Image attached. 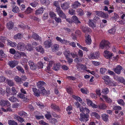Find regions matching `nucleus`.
Returning a JSON list of instances; mask_svg holds the SVG:
<instances>
[{"label":"nucleus","instance_id":"obj_1","mask_svg":"<svg viewBox=\"0 0 125 125\" xmlns=\"http://www.w3.org/2000/svg\"><path fill=\"white\" fill-rule=\"evenodd\" d=\"M110 44L108 41H102L100 43V47L102 49H108L110 48Z\"/></svg>","mask_w":125,"mask_h":125},{"label":"nucleus","instance_id":"obj_2","mask_svg":"<svg viewBox=\"0 0 125 125\" xmlns=\"http://www.w3.org/2000/svg\"><path fill=\"white\" fill-rule=\"evenodd\" d=\"M80 120L81 121L86 122L89 120V115L87 114L82 113L80 114Z\"/></svg>","mask_w":125,"mask_h":125},{"label":"nucleus","instance_id":"obj_3","mask_svg":"<svg viewBox=\"0 0 125 125\" xmlns=\"http://www.w3.org/2000/svg\"><path fill=\"white\" fill-rule=\"evenodd\" d=\"M56 11L60 17L66 19V17L65 14L63 12L60 8H56Z\"/></svg>","mask_w":125,"mask_h":125},{"label":"nucleus","instance_id":"obj_4","mask_svg":"<svg viewBox=\"0 0 125 125\" xmlns=\"http://www.w3.org/2000/svg\"><path fill=\"white\" fill-rule=\"evenodd\" d=\"M0 104L2 106L7 107H9L10 105V104L8 101L3 99L0 101Z\"/></svg>","mask_w":125,"mask_h":125},{"label":"nucleus","instance_id":"obj_5","mask_svg":"<svg viewBox=\"0 0 125 125\" xmlns=\"http://www.w3.org/2000/svg\"><path fill=\"white\" fill-rule=\"evenodd\" d=\"M25 44L22 42H20L17 44V49L20 51H23L25 49Z\"/></svg>","mask_w":125,"mask_h":125},{"label":"nucleus","instance_id":"obj_6","mask_svg":"<svg viewBox=\"0 0 125 125\" xmlns=\"http://www.w3.org/2000/svg\"><path fill=\"white\" fill-rule=\"evenodd\" d=\"M123 69L122 67L120 65H118L116 68L113 69V70L115 72L118 74H119L121 72V71Z\"/></svg>","mask_w":125,"mask_h":125},{"label":"nucleus","instance_id":"obj_7","mask_svg":"<svg viewBox=\"0 0 125 125\" xmlns=\"http://www.w3.org/2000/svg\"><path fill=\"white\" fill-rule=\"evenodd\" d=\"M85 41L86 44L88 45L90 44L92 42L91 36L89 35L85 34Z\"/></svg>","mask_w":125,"mask_h":125},{"label":"nucleus","instance_id":"obj_8","mask_svg":"<svg viewBox=\"0 0 125 125\" xmlns=\"http://www.w3.org/2000/svg\"><path fill=\"white\" fill-rule=\"evenodd\" d=\"M104 52L105 54L104 56L105 58L108 59H110L112 58L113 56V54L111 53L109 51H104Z\"/></svg>","mask_w":125,"mask_h":125},{"label":"nucleus","instance_id":"obj_9","mask_svg":"<svg viewBox=\"0 0 125 125\" xmlns=\"http://www.w3.org/2000/svg\"><path fill=\"white\" fill-rule=\"evenodd\" d=\"M29 64L31 69L32 70H35L36 69L37 67L36 64L31 61L29 62Z\"/></svg>","mask_w":125,"mask_h":125},{"label":"nucleus","instance_id":"obj_10","mask_svg":"<svg viewBox=\"0 0 125 125\" xmlns=\"http://www.w3.org/2000/svg\"><path fill=\"white\" fill-rule=\"evenodd\" d=\"M62 9L65 10L68 9L69 8V4L68 3L64 2L61 4Z\"/></svg>","mask_w":125,"mask_h":125},{"label":"nucleus","instance_id":"obj_11","mask_svg":"<svg viewBox=\"0 0 125 125\" xmlns=\"http://www.w3.org/2000/svg\"><path fill=\"white\" fill-rule=\"evenodd\" d=\"M114 77L115 80L120 82L123 83L125 85V80L122 77H118L117 76L115 75Z\"/></svg>","mask_w":125,"mask_h":125},{"label":"nucleus","instance_id":"obj_12","mask_svg":"<svg viewBox=\"0 0 125 125\" xmlns=\"http://www.w3.org/2000/svg\"><path fill=\"white\" fill-rule=\"evenodd\" d=\"M46 83L43 81H40L37 84L38 87L40 89H42V88H44L43 86L45 85Z\"/></svg>","mask_w":125,"mask_h":125},{"label":"nucleus","instance_id":"obj_13","mask_svg":"<svg viewBox=\"0 0 125 125\" xmlns=\"http://www.w3.org/2000/svg\"><path fill=\"white\" fill-rule=\"evenodd\" d=\"M102 79L104 80L105 83L108 84L111 83V81L109 77L107 75L104 76Z\"/></svg>","mask_w":125,"mask_h":125},{"label":"nucleus","instance_id":"obj_14","mask_svg":"<svg viewBox=\"0 0 125 125\" xmlns=\"http://www.w3.org/2000/svg\"><path fill=\"white\" fill-rule=\"evenodd\" d=\"M81 5L80 3L78 1H76L74 3L72 4L71 7L73 8L76 9L79 6H80Z\"/></svg>","mask_w":125,"mask_h":125},{"label":"nucleus","instance_id":"obj_15","mask_svg":"<svg viewBox=\"0 0 125 125\" xmlns=\"http://www.w3.org/2000/svg\"><path fill=\"white\" fill-rule=\"evenodd\" d=\"M14 118L17 120L21 123H22L24 121V119L22 117L17 115H14Z\"/></svg>","mask_w":125,"mask_h":125},{"label":"nucleus","instance_id":"obj_16","mask_svg":"<svg viewBox=\"0 0 125 125\" xmlns=\"http://www.w3.org/2000/svg\"><path fill=\"white\" fill-rule=\"evenodd\" d=\"M52 41L50 40H47L45 41L44 42L45 46L47 48L51 47V46L52 45Z\"/></svg>","mask_w":125,"mask_h":125},{"label":"nucleus","instance_id":"obj_17","mask_svg":"<svg viewBox=\"0 0 125 125\" xmlns=\"http://www.w3.org/2000/svg\"><path fill=\"white\" fill-rule=\"evenodd\" d=\"M72 19L73 22H74L76 24H78L81 23L80 21L78 20V18L76 16H73L72 18Z\"/></svg>","mask_w":125,"mask_h":125},{"label":"nucleus","instance_id":"obj_18","mask_svg":"<svg viewBox=\"0 0 125 125\" xmlns=\"http://www.w3.org/2000/svg\"><path fill=\"white\" fill-rule=\"evenodd\" d=\"M16 61L15 60L11 61H9L8 63V64L10 67L12 68L14 67L17 65Z\"/></svg>","mask_w":125,"mask_h":125},{"label":"nucleus","instance_id":"obj_19","mask_svg":"<svg viewBox=\"0 0 125 125\" xmlns=\"http://www.w3.org/2000/svg\"><path fill=\"white\" fill-rule=\"evenodd\" d=\"M50 107L51 108L53 109L54 110L59 112L60 111L59 107L58 106L55 104H52Z\"/></svg>","mask_w":125,"mask_h":125},{"label":"nucleus","instance_id":"obj_20","mask_svg":"<svg viewBox=\"0 0 125 125\" xmlns=\"http://www.w3.org/2000/svg\"><path fill=\"white\" fill-rule=\"evenodd\" d=\"M7 42L8 45H9L11 47H16L17 46V43L15 42H12L9 40H8Z\"/></svg>","mask_w":125,"mask_h":125},{"label":"nucleus","instance_id":"obj_21","mask_svg":"<svg viewBox=\"0 0 125 125\" xmlns=\"http://www.w3.org/2000/svg\"><path fill=\"white\" fill-rule=\"evenodd\" d=\"M32 89L34 95L38 97L40 96V91L35 88H33Z\"/></svg>","mask_w":125,"mask_h":125},{"label":"nucleus","instance_id":"obj_22","mask_svg":"<svg viewBox=\"0 0 125 125\" xmlns=\"http://www.w3.org/2000/svg\"><path fill=\"white\" fill-rule=\"evenodd\" d=\"M95 12L96 13V14L99 16L103 17L105 16V14L101 11H96Z\"/></svg>","mask_w":125,"mask_h":125},{"label":"nucleus","instance_id":"obj_23","mask_svg":"<svg viewBox=\"0 0 125 125\" xmlns=\"http://www.w3.org/2000/svg\"><path fill=\"white\" fill-rule=\"evenodd\" d=\"M13 22L11 21H10L7 24V27L8 29H12L13 27Z\"/></svg>","mask_w":125,"mask_h":125},{"label":"nucleus","instance_id":"obj_24","mask_svg":"<svg viewBox=\"0 0 125 125\" xmlns=\"http://www.w3.org/2000/svg\"><path fill=\"white\" fill-rule=\"evenodd\" d=\"M32 37L33 39L36 40H40L41 38L37 34L35 33L32 34Z\"/></svg>","mask_w":125,"mask_h":125},{"label":"nucleus","instance_id":"obj_25","mask_svg":"<svg viewBox=\"0 0 125 125\" xmlns=\"http://www.w3.org/2000/svg\"><path fill=\"white\" fill-rule=\"evenodd\" d=\"M97 108H99L100 109H105L107 107V106L104 103H101L100 105L98 106Z\"/></svg>","mask_w":125,"mask_h":125},{"label":"nucleus","instance_id":"obj_26","mask_svg":"<svg viewBox=\"0 0 125 125\" xmlns=\"http://www.w3.org/2000/svg\"><path fill=\"white\" fill-rule=\"evenodd\" d=\"M59 45L57 44H55L52 47V50L53 52H55L56 51L58 50Z\"/></svg>","mask_w":125,"mask_h":125},{"label":"nucleus","instance_id":"obj_27","mask_svg":"<svg viewBox=\"0 0 125 125\" xmlns=\"http://www.w3.org/2000/svg\"><path fill=\"white\" fill-rule=\"evenodd\" d=\"M43 9L41 8L36 11L35 14L36 15L42 14L43 12Z\"/></svg>","mask_w":125,"mask_h":125},{"label":"nucleus","instance_id":"obj_28","mask_svg":"<svg viewBox=\"0 0 125 125\" xmlns=\"http://www.w3.org/2000/svg\"><path fill=\"white\" fill-rule=\"evenodd\" d=\"M103 97L105 99L106 101L108 103H111L112 102V100L110 98L108 97L107 96L103 95Z\"/></svg>","mask_w":125,"mask_h":125},{"label":"nucleus","instance_id":"obj_29","mask_svg":"<svg viewBox=\"0 0 125 125\" xmlns=\"http://www.w3.org/2000/svg\"><path fill=\"white\" fill-rule=\"evenodd\" d=\"M14 54L13 57L15 59H18L21 57V54L18 52H16Z\"/></svg>","mask_w":125,"mask_h":125},{"label":"nucleus","instance_id":"obj_30","mask_svg":"<svg viewBox=\"0 0 125 125\" xmlns=\"http://www.w3.org/2000/svg\"><path fill=\"white\" fill-rule=\"evenodd\" d=\"M18 115L21 116H27V114L23 111H21L18 112Z\"/></svg>","mask_w":125,"mask_h":125},{"label":"nucleus","instance_id":"obj_31","mask_svg":"<svg viewBox=\"0 0 125 125\" xmlns=\"http://www.w3.org/2000/svg\"><path fill=\"white\" fill-rule=\"evenodd\" d=\"M8 123L9 125H18L17 123L13 120H9Z\"/></svg>","mask_w":125,"mask_h":125},{"label":"nucleus","instance_id":"obj_32","mask_svg":"<svg viewBox=\"0 0 125 125\" xmlns=\"http://www.w3.org/2000/svg\"><path fill=\"white\" fill-rule=\"evenodd\" d=\"M56 39L58 41H59L63 44L66 43V41L65 40H62L60 37L57 36L56 38Z\"/></svg>","mask_w":125,"mask_h":125},{"label":"nucleus","instance_id":"obj_33","mask_svg":"<svg viewBox=\"0 0 125 125\" xmlns=\"http://www.w3.org/2000/svg\"><path fill=\"white\" fill-rule=\"evenodd\" d=\"M36 50L38 52H40L41 53H43L44 52V50L42 46H39V47H36Z\"/></svg>","mask_w":125,"mask_h":125},{"label":"nucleus","instance_id":"obj_34","mask_svg":"<svg viewBox=\"0 0 125 125\" xmlns=\"http://www.w3.org/2000/svg\"><path fill=\"white\" fill-rule=\"evenodd\" d=\"M71 53L70 52L67 50H66L64 52V54L66 58L70 56Z\"/></svg>","mask_w":125,"mask_h":125},{"label":"nucleus","instance_id":"obj_35","mask_svg":"<svg viewBox=\"0 0 125 125\" xmlns=\"http://www.w3.org/2000/svg\"><path fill=\"white\" fill-rule=\"evenodd\" d=\"M25 47L27 50L30 51H31L33 49V47L31 44H28Z\"/></svg>","mask_w":125,"mask_h":125},{"label":"nucleus","instance_id":"obj_36","mask_svg":"<svg viewBox=\"0 0 125 125\" xmlns=\"http://www.w3.org/2000/svg\"><path fill=\"white\" fill-rule=\"evenodd\" d=\"M95 54H94V53L91 54L89 56V58L90 59H93L98 58V54H97L96 56H95Z\"/></svg>","mask_w":125,"mask_h":125},{"label":"nucleus","instance_id":"obj_37","mask_svg":"<svg viewBox=\"0 0 125 125\" xmlns=\"http://www.w3.org/2000/svg\"><path fill=\"white\" fill-rule=\"evenodd\" d=\"M22 38V35L20 33H18L17 34L15 35L14 37V39L16 40L21 39Z\"/></svg>","mask_w":125,"mask_h":125},{"label":"nucleus","instance_id":"obj_38","mask_svg":"<svg viewBox=\"0 0 125 125\" xmlns=\"http://www.w3.org/2000/svg\"><path fill=\"white\" fill-rule=\"evenodd\" d=\"M91 116H94L97 118L98 119L100 118V116L95 112H92L91 114Z\"/></svg>","mask_w":125,"mask_h":125},{"label":"nucleus","instance_id":"obj_39","mask_svg":"<svg viewBox=\"0 0 125 125\" xmlns=\"http://www.w3.org/2000/svg\"><path fill=\"white\" fill-rule=\"evenodd\" d=\"M9 99L11 102H15L17 101H18V99L13 96H12L11 97H10Z\"/></svg>","mask_w":125,"mask_h":125},{"label":"nucleus","instance_id":"obj_40","mask_svg":"<svg viewBox=\"0 0 125 125\" xmlns=\"http://www.w3.org/2000/svg\"><path fill=\"white\" fill-rule=\"evenodd\" d=\"M78 14L80 16H82L84 14L83 11L81 9H78L77 10Z\"/></svg>","mask_w":125,"mask_h":125},{"label":"nucleus","instance_id":"obj_41","mask_svg":"<svg viewBox=\"0 0 125 125\" xmlns=\"http://www.w3.org/2000/svg\"><path fill=\"white\" fill-rule=\"evenodd\" d=\"M60 68V65L59 63H57L54 64L53 67V69L55 71H57Z\"/></svg>","mask_w":125,"mask_h":125},{"label":"nucleus","instance_id":"obj_42","mask_svg":"<svg viewBox=\"0 0 125 125\" xmlns=\"http://www.w3.org/2000/svg\"><path fill=\"white\" fill-rule=\"evenodd\" d=\"M19 10L18 7L16 6H15L13 7L12 11L14 13H18L19 12Z\"/></svg>","mask_w":125,"mask_h":125},{"label":"nucleus","instance_id":"obj_43","mask_svg":"<svg viewBox=\"0 0 125 125\" xmlns=\"http://www.w3.org/2000/svg\"><path fill=\"white\" fill-rule=\"evenodd\" d=\"M90 29L88 27H83L82 28V31L85 33L89 32Z\"/></svg>","mask_w":125,"mask_h":125},{"label":"nucleus","instance_id":"obj_44","mask_svg":"<svg viewBox=\"0 0 125 125\" xmlns=\"http://www.w3.org/2000/svg\"><path fill=\"white\" fill-rule=\"evenodd\" d=\"M11 94L12 95H16L18 92L16 89L14 87H12L11 88Z\"/></svg>","mask_w":125,"mask_h":125},{"label":"nucleus","instance_id":"obj_45","mask_svg":"<svg viewBox=\"0 0 125 125\" xmlns=\"http://www.w3.org/2000/svg\"><path fill=\"white\" fill-rule=\"evenodd\" d=\"M16 69L22 73H24V71L22 67L18 66L16 67Z\"/></svg>","mask_w":125,"mask_h":125},{"label":"nucleus","instance_id":"obj_46","mask_svg":"<svg viewBox=\"0 0 125 125\" xmlns=\"http://www.w3.org/2000/svg\"><path fill=\"white\" fill-rule=\"evenodd\" d=\"M6 82L8 85L10 86H13L14 85V83L11 80L7 79L6 80Z\"/></svg>","mask_w":125,"mask_h":125},{"label":"nucleus","instance_id":"obj_47","mask_svg":"<svg viewBox=\"0 0 125 125\" xmlns=\"http://www.w3.org/2000/svg\"><path fill=\"white\" fill-rule=\"evenodd\" d=\"M40 1L42 4H45L46 5H49L50 3L48 0H40Z\"/></svg>","mask_w":125,"mask_h":125},{"label":"nucleus","instance_id":"obj_48","mask_svg":"<svg viewBox=\"0 0 125 125\" xmlns=\"http://www.w3.org/2000/svg\"><path fill=\"white\" fill-rule=\"evenodd\" d=\"M41 94L43 95H46L47 94V92L46 90L44 88H43L42 89H41Z\"/></svg>","mask_w":125,"mask_h":125},{"label":"nucleus","instance_id":"obj_49","mask_svg":"<svg viewBox=\"0 0 125 125\" xmlns=\"http://www.w3.org/2000/svg\"><path fill=\"white\" fill-rule=\"evenodd\" d=\"M88 24L90 27H92L93 28L95 27L94 24L93 22H92L90 20H89L88 22Z\"/></svg>","mask_w":125,"mask_h":125},{"label":"nucleus","instance_id":"obj_50","mask_svg":"<svg viewBox=\"0 0 125 125\" xmlns=\"http://www.w3.org/2000/svg\"><path fill=\"white\" fill-rule=\"evenodd\" d=\"M117 101L118 103L120 104L123 106L125 105V103L123 100L122 99H119Z\"/></svg>","mask_w":125,"mask_h":125},{"label":"nucleus","instance_id":"obj_51","mask_svg":"<svg viewBox=\"0 0 125 125\" xmlns=\"http://www.w3.org/2000/svg\"><path fill=\"white\" fill-rule=\"evenodd\" d=\"M102 119L105 121H107L108 120V116L106 114H104L102 115Z\"/></svg>","mask_w":125,"mask_h":125},{"label":"nucleus","instance_id":"obj_52","mask_svg":"<svg viewBox=\"0 0 125 125\" xmlns=\"http://www.w3.org/2000/svg\"><path fill=\"white\" fill-rule=\"evenodd\" d=\"M49 14L50 17L54 19L56 17V15L53 12L50 11L49 13Z\"/></svg>","mask_w":125,"mask_h":125},{"label":"nucleus","instance_id":"obj_53","mask_svg":"<svg viewBox=\"0 0 125 125\" xmlns=\"http://www.w3.org/2000/svg\"><path fill=\"white\" fill-rule=\"evenodd\" d=\"M47 114L45 115V116L47 119H48L51 117L52 116L50 112L47 111Z\"/></svg>","mask_w":125,"mask_h":125},{"label":"nucleus","instance_id":"obj_54","mask_svg":"<svg viewBox=\"0 0 125 125\" xmlns=\"http://www.w3.org/2000/svg\"><path fill=\"white\" fill-rule=\"evenodd\" d=\"M6 57L3 52L2 50H0V57L4 58Z\"/></svg>","mask_w":125,"mask_h":125},{"label":"nucleus","instance_id":"obj_55","mask_svg":"<svg viewBox=\"0 0 125 125\" xmlns=\"http://www.w3.org/2000/svg\"><path fill=\"white\" fill-rule=\"evenodd\" d=\"M32 9L30 7H28L26 11H25V13L28 14H29L32 12Z\"/></svg>","mask_w":125,"mask_h":125},{"label":"nucleus","instance_id":"obj_56","mask_svg":"<svg viewBox=\"0 0 125 125\" xmlns=\"http://www.w3.org/2000/svg\"><path fill=\"white\" fill-rule=\"evenodd\" d=\"M106 70L105 68H101L100 69V72L101 74H103L106 71Z\"/></svg>","mask_w":125,"mask_h":125},{"label":"nucleus","instance_id":"obj_57","mask_svg":"<svg viewBox=\"0 0 125 125\" xmlns=\"http://www.w3.org/2000/svg\"><path fill=\"white\" fill-rule=\"evenodd\" d=\"M69 13L70 14L73 15L75 14V11L73 9L71 8L69 10Z\"/></svg>","mask_w":125,"mask_h":125},{"label":"nucleus","instance_id":"obj_58","mask_svg":"<svg viewBox=\"0 0 125 125\" xmlns=\"http://www.w3.org/2000/svg\"><path fill=\"white\" fill-rule=\"evenodd\" d=\"M37 65V67L38 68L41 69L43 68V64L42 62H38Z\"/></svg>","mask_w":125,"mask_h":125},{"label":"nucleus","instance_id":"obj_59","mask_svg":"<svg viewBox=\"0 0 125 125\" xmlns=\"http://www.w3.org/2000/svg\"><path fill=\"white\" fill-rule=\"evenodd\" d=\"M113 109L114 110H121V107L119 106L114 105L113 106Z\"/></svg>","mask_w":125,"mask_h":125},{"label":"nucleus","instance_id":"obj_60","mask_svg":"<svg viewBox=\"0 0 125 125\" xmlns=\"http://www.w3.org/2000/svg\"><path fill=\"white\" fill-rule=\"evenodd\" d=\"M109 92V90L107 88H105L103 89L102 91V93L104 94H107Z\"/></svg>","mask_w":125,"mask_h":125},{"label":"nucleus","instance_id":"obj_61","mask_svg":"<svg viewBox=\"0 0 125 125\" xmlns=\"http://www.w3.org/2000/svg\"><path fill=\"white\" fill-rule=\"evenodd\" d=\"M80 90L82 92L83 94H87V90L86 88H82L80 89Z\"/></svg>","mask_w":125,"mask_h":125},{"label":"nucleus","instance_id":"obj_62","mask_svg":"<svg viewBox=\"0 0 125 125\" xmlns=\"http://www.w3.org/2000/svg\"><path fill=\"white\" fill-rule=\"evenodd\" d=\"M116 31L115 28H113L108 31V32L111 34H114Z\"/></svg>","mask_w":125,"mask_h":125},{"label":"nucleus","instance_id":"obj_63","mask_svg":"<svg viewBox=\"0 0 125 125\" xmlns=\"http://www.w3.org/2000/svg\"><path fill=\"white\" fill-rule=\"evenodd\" d=\"M17 96L23 99L24 97L25 96L23 94H21V93H20L18 94Z\"/></svg>","mask_w":125,"mask_h":125},{"label":"nucleus","instance_id":"obj_64","mask_svg":"<svg viewBox=\"0 0 125 125\" xmlns=\"http://www.w3.org/2000/svg\"><path fill=\"white\" fill-rule=\"evenodd\" d=\"M9 52L10 53L12 54H14L16 53L15 50L13 48H11L10 49Z\"/></svg>","mask_w":125,"mask_h":125}]
</instances>
